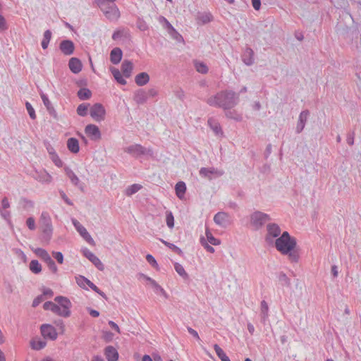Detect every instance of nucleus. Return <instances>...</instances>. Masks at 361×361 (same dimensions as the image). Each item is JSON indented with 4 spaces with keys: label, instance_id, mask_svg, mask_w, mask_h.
<instances>
[{
    "label": "nucleus",
    "instance_id": "nucleus-51",
    "mask_svg": "<svg viewBox=\"0 0 361 361\" xmlns=\"http://www.w3.org/2000/svg\"><path fill=\"white\" fill-rule=\"evenodd\" d=\"M49 158L53 161V163L55 164V166H56L57 167L60 168V167H61L63 166V161L59 158V157L57 154V153L49 156Z\"/></svg>",
    "mask_w": 361,
    "mask_h": 361
},
{
    "label": "nucleus",
    "instance_id": "nucleus-2",
    "mask_svg": "<svg viewBox=\"0 0 361 361\" xmlns=\"http://www.w3.org/2000/svg\"><path fill=\"white\" fill-rule=\"evenodd\" d=\"M238 101V97L235 92H217L208 98L207 102L210 106L229 109L234 107Z\"/></svg>",
    "mask_w": 361,
    "mask_h": 361
},
{
    "label": "nucleus",
    "instance_id": "nucleus-54",
    "mask_svg": "<svg viewBox=\"0 0 361 361\" xmlns=\"http://www.w3.org/2000/svg\"><path fill=\"white\" fill-rule=\"evenodd\" d=\"M26 224L28 228L31 231H33L36 228L35 221V219L32 216L28 217L26 221Z\"/></svg>",
    "mask_w": 361,
    "mask_h": 361
},
{
    "label": "nucleus",
    "instance_id": "nucleus-59",
    "mask_svg": "<svg viewBox=\"0 0 361 361\" xmlns=\"http://www.w3.org/2000/svg\"><path fill=\"white\" fill-rule=\"evenodd\" d=\"M8 29L5 18L0 14V32L5 31Z\"/></svg>",
    "mask_w": 361,
    "mask_h": 361
},
{
    "label": "nucleus",
    "instance_id": "nucleus-26",
    "mask_svg": "<svg viewBox=\"0 0 361 361\" xmlns=\"http://www.w3.org/2000/svg\"><path fill=\"white\" fill-rule=\"evenodd\" d=\"M41 97L42 99V102L44 103V105L46 106L49 114L53 116L54 118H56L57 114L56 110L54 109V106H52L51 102L49 101L48 97L44 94L43 92L41 94Z\"/></svg>",
    "mask_w": 361,
    "mask_h": 361
},
{
    "label": "nucleus",
    "instance_id": "nucleus-24",
    "mask_svg": "<svg viewBox=\"0 0 361 361\" xmlns=\"http://www.w3.org/2000/svg\"><path fill=\"white\" fill-rule=\"evenodd\" d=\"M68 66L73 73H78L81 71L82 65L78 58L73 57L69 60Z\"/></svg>",
    "mask_w": 361,
    "mask_h": 361
},
{
    "label": "nucleus",
    "instance_id": "nucleus-53",
    "mask_svg": "<svg viewBox=\"0 0 361 361\" xmlns=\"http://www.w3.org/2000/svg\"><path fill=\"white\" fill-rule=\"evenodd\" d=\"M52 256L57 261L59 264L63 263V255L61 252H52Z\"/></svg>",
    "mask_w": 361,
    "mask_h": 361
},
{
    "label": "nucleus",
    "instance_id": "nucleus-21",
    "mask_svg": "<svg viewBox=\"0 0 361 361\" xmlns=\"http://www.w3.org/2000/svg\"><path fill=\"white\" fill-rule=\"evenodd\" d=\"M104 355L108 361H118V353L117 350L111 345L105 348Z\"/></svg>",
    "mask_w": 361,
    "mask_h": 361
},
{
    "label": "nucleus",
    "instance_id": "nucleus-50",
    "mask_svg": "<svg viewBox=\"0 0 361 361\" xmlns=\"http://www.w3.org/2000/svg\"><path fill=\"white\" fill-rule=\"evenodd\" d=\"M25 106H26V109L27 111V113H28L30 118H32L33 120L35 119L36 118L35 111L34 108L32 107V106L31 105V104L28 102H26Z\"/></svg>",
    "mask_w": 361,
    "mask_h": 361
},
{
    "label": "nucleus",
    "instance_id": "nucleus-47",
    "mask_svg": "<svg viewBox=\"0 0 361 361\" xmlns=\"http://www.w3.org/2000/svg\"><path fill=\"white\" fill-rule=\"evenodd\" d=\"M269 306L265 300L261 302V314L264 319L268 317Z\"/></svg>",
    "mask_w": 361,
    "mask_h": 361
},
{
    "label": "nucleus",
    "instance_id": "nucleus-52",
    "mask_svg": "<svg viewBox=\"0 0 361 361\" xmlns=\"http://www.w3.org/2000/svg\"><path fill=\"white\" fill-rule=\"evenodd\" d=\"M56 304H55L54 302L51 301H47L44 303L43 308L45 310H50L54 313V309L56 308Z\"/></svg>",
    "mask_w": 361,
    "mask_h": 361
},
{
    "label": "nucleus",
    "instance_id": "nucleus-12",
    "mask_svg": "<svg viewBox=\"0 0 361 361\" xmlns=\"http://www.w3.org/2000/svg\"><path fill=\"white\" fill-rule=\"evenodd\" d=\"M41 334L44 338H49L55 341L57 338L58 334L56 329L51 324H44L40 327Z\"/></svg>",
    "mask_w": 361,
    "mask_h": 361
},
{
    "label": "nucleus",
    "instance_id": "nucleus-20",
    "mask_svg": "<svg viewBox=\"0 0 361 361\" xmlns=\"http://www.w3.org/2000/svg\"><path fill=\"white\" fill-rule=\"evenodd\" d=\"M75 279L77 284L82 288H87L86 286H87L94 291L98 290V287L96 285L83 276L79 275L75 277Z\"/></svg>",
    "mask_w": 361,
    "mask_h": 361
},
{
    "label": "nucleus",
    "instance_id": "nucleus-62",
    "mask_svg": "<svg viewBox=\"0 0 361 361\" xmlns=\"http://www.w3.org/2000/svg\"><path fill=\"white\" fill-rule=\"evenodd\" d=\"M44 300V297L42 295H38L35 298L32 302V307H36L38 306L42 301Z\"/></svg>",
    "mask_w": 361,
    "mask_h": 361
},
{
    "label": "nucleus",
    "instance_id": "nucleus-35",
    "mask_svg": "<svg viewBox=\"0 0 361 361\" xmlns=\"http://www.w3.org/2000/svg\"><path fill=\"white\" fill-rule=\"evenodd\" d=\"M214 349L217 356L221 361H231L229 357L226 355L225 352L222 350L221 348H220V346L219 345L214 344Z\"/></svg>",
    "mask_w": 361,
    "mask_h": 361
},
{
    "label": "nucleus",
    "instance_id": "nucleus-31",
    "mask_svg": "<svg viewBox=\"0 0 361 361\" xmlns=\"http://www.w3.org/2000/svg\"><path fill=\"white\" fill-rule=\"evenodd\" d=\"M176 194L179 199L184 197L186 191V185L183 181H179L176 184L175 186Z\"/></svg>",
    "mask_w": 361,
    "mask_h": 361
},
{
    "label": "nucleus",
    "instance_id": "nucleus-45",
    "mask_svg": "<svg viewBox=\"0 0 361 361\" xmlns=\"http://www.w3.org/2000/svg\"><path fill=\"white\" fill-rule=\"evenodd\" d=\"M47 264L49 269L53 273V274H57L58 272V267L54 262V261L51 259H49L47 261L45 262Z\"/></svg>",
    "mask_w": 361,
    "mask_h": 361
},
{
    "label": "nucleus",
    "instance_id": "nucleus-6",
    "mask_svg": "<svg viewBox=\"0 0 361 361\" xmlns=\"http://www.w3.org/2000/svg\"><path fill=\"white\" fill-rule=\"evenodd\" d=\"M124 152L135 158H139L142 156H153L152 148H146L140 144H133L124 149Z\"/></svg>",
    "mask_w": 361,
    "mask_h": 361
},
{
    "label": "nucleus",
    "instance_id": "nucleus-44",
    "mask_svg": "<svg viewBox=\"0 0 361 361\" xmlns=\"http://www.w3.org/2000/svg\"><path fill=\"white\" fill-rule=\"evenodd\" d=\"M142 186L139 184H133L126 189V194L128 196H130L141 189Z\"/></svg>",
    "mask_w": 361,
    "mask_h": 361
},
{
    "label": "nucleus",
    "instance_id": "nucleus-23",
    "mask_svg": "<svg viewBox=\"0 0 361 361\" xmlns=\"http://www.w3.org/2000/svg\"><path fill=\"white\" fill-rule=\"evenodd\" d=\"M242 60L247 66H251L254 63V51L250 48L247 47L242 55Z\"/></svg>",
    "mask_w": 361,
    "mask_h": 361
},
{
    "label": "nucleus",
    "instance_id": "nucleus-41",
    "mask_svg": "<svg viewBox=\"0 0 361 361\" xmlns=\"http://www.w3.org/2000/svg\"><path fill=\"white\" fill-rule=\"evenodd\" d=\"M195 67L196 71L200 73L205 74L208 72V68L203 62L195 61Z\"/></svg>",
    "mask_w": 361,
    "mask_h": 361
},
{
    "label": "nucleus",
    "instance_id": "nucleus-49",
    "mask_svg": "<svg viewBox=\"0 0 361 361\" xmlns=\"http://www.w3.org/2000/svg\"><path fill=\"white\" fill-rule=\"evenodd\" d=\"M77 113L80 116H85L87 114V105L85 104H80L77 108Z\"/></svg>",
    "mask_w": 361,
    "mask_h": 361
},
{
    "label": "nucleus",
    "instance_id": "nucleus-36",
    "mask_svg": "<svg viewBox=\"0 0 361 361\" xmlns=\"http://www.w3.org/2000/svg\"><path fill=\"white\" fill-rule=\"evenodd\" d=\"M47 345V342L44 340H33L30 342L31 348L35 350L43 349Z\"/></svg>",
    "mask_w": 361,
    "mask_h": 361
},
{
    "label": "nucleus",
    "instance_id": "nucleus-19",
    "mask_svg": "<svg viewBox=\"0 0 361 361\" xmlns=\"http://www.w3.org/2000/svg\"><path fill=\"white\" fill-rule=\"evenodd\" d=\"M85 132L87 136L92 140H99L101 138V133L99 128L94 124H89L85 127Z\"/></svg>",
    "mask_w": 361,
    "mask_h": 361
},
{
    "label": "nucleus",
    "instance_id": "nucleus-8",
    "mask_svg": "<svg viewBox=\"0 0 361 361\" xmlns=\"http://www.w3.org/2000/svg\"><path fill=\"white\" fill-rule=\"evenodd\" d=\"M267 233L265 240L268 243H273L275 238H278L281 235V230L279 226L274 223L267 224Z\"/></svg>",
    "mask_w": 361,
    "mask_h": 361
},
{
    "label": "nucleus",
    "instance_id": "nucleus-38",
    "mask_svg": "<svg viewBox=\"0 0 361 361\" xmlns=\"http://www.w3.org/2000/svg\"><path fill=\"white\" fill-rule=\"evenodd\" d=\"M51 38V32L49 30H46L44 32L43 39L42 41V47L43 49H46L48 47L49 43Z\"/></svg>",
    "mask_w": 361,
    "mask_h": 361
},
{
    "label": "nucleus",
    "instance_id": "nucleus-22",
    "mask_svg": "<svg viewBox=\"0 0 361 361\" xmlns=\"http://www.w3.org/2000/svg\"><path fill=\"white\" fill-rule=\"evenodd\" d=\"M208 126L217 136L223 135V130L220 123L214 118H209L207 121Z\"/></svg>",
    "mask_w": 361,
    "mask_h": 361
},
{
    "label": "nucleus",
    "instance_id": "nucleus-63",
    "mask_svg": "<svg viewBox=\"0 0 361 361\" xmlns=\"http://www.w3.org/2000/svg\"><path fill=\"white\" fill-rule=\"evenodd\" d=\"M60 195H61V198L64 200V202L67 204H68L70 206H72L73 204V202L67 197V195L63 190L60 191Z\"/></svg>",
    "mask_w": 361,
    "mask_h": 361
},
{
    "label": "nucleus",
    "instance_id": "nucleus-60",
    "mask_svg": "<svg viewBox=\"0 0 361 361\" xmlns=\"http://www.w3.org/2000/svg\"><path fill=\"white\" fill-rule=\"evenodd\" d=\"M10 207V202L6 197H4L1 200L0 209H8Z\"/></svg>",
    "mask_w": 361,
    "mask_h": 361
},
{
    "label": "nucleus",
    "instance_id": "nucleus-39",
    "mask_svg": "<svg viewBox=\"0 0 361 361\" xmlns=\"http://www.w3.org/2000/svg\"><path fill=\"white\" fill-rule=\"evenodd\" d=\"M174 269L176 271L183 279H188V274L185 271L184 267L179 263L175 262L174 263Z\"/></svg>",
    "mask_w": 361,
    "mask_h": 361
},
{
    "label": "nucleus",
    "instance_id": "nucleus-40",
    "mask_svg": "<svg viewBox=\"0 0 361 361\" xmlns=\"http://www.w3.org/2000/svg\"><path fill=\"white\" fill-rule=\"evenodd\" d=\"M278 279L281 286L287 287L290 286V280L285 273H279Z\"/></svg>",
    "mask_w": 361,
    "mask_h": 361
},
{
    "label": "nucleus",
    "instance_id": "nucleus-34",
    "mask_svg": "<svg viewBox=\"0 0 361 361\" xmlns=\"http://www.w3.org/2000/svg\"><path fill=\"white\" fill-rule=\"evenodd\" d=\"M111 72L115 80L121 85H126V80L123 78L120 71L116 68H111Z\"/></svg>",
    "mask_w": 361,
    "mask_h": 361
},
{
    "label": "nucleus",
    "instance_id": "nucleus-32",
    "mask_svg": "<svg viewBox=\"0 0 361 361\" xmlns=\"http://www.w3.org/2000/svg\"><path fill=\"white\" fill-rule=\"evenodd\" d=\"M30 270L35 274H38L42 271V265L36 259L30 261L29 264Z\"/></svg>",
    "mask_w": 361,
    "mask_h": 361
},
{
    "label": "nucleus",
    "instance_id": "nucleus-28",
    "mask_svg": "<svg viewBox=\"0 0 361 361\" xmlns=\"http://www.w3.org/2000/svg\"><path fill=\"white\" fill-rule=\"evenodd\" d=\"M149 81V75L145 72L138 73L135 78V82L138 86H143Z\"/></svg>",
    "mask_w": 361,
    "mask_h": 361
},
{
    "label": "nucleus",
    "instance_id": "nucleus-18",
    "mask_svg": "<svg viewBox=\"0 0 361 361\" xmlns=\"http://www.w3.org/2000/svg\"><path fill=\"white\" fill-rule=\"evenodd\" d=\"M309 116L310 111L308 110L301 111L295 129L297 133H300L303 130Z\"/></svg>",
    "mask_w": 361,
    "mask_h": 361
},
{
    "label": "nucleus",
    "instance_id": "nucleus-57",
    "mask_svg": "<svg viewBox=\"0 0 361 361\" xmlns=\"http://www.w3.org/2000/svg\"><path fill=\"white\" fill-rule=\"evenodd\" d=\"M146 260L153 267H157L158 266V264H157L155 258L152 255H149V254L147 255Z\"/></svg>",
    "mask_w": 361,
    "mask_h": 361
},
{
    "label": "nucleus",
    "instance_id": "nucleus-11",
    "mask_svg": "<svg viewBox=\"0 0 361 361\" xmlns=\"http://www.w3.org/2000/svg\"><path fill=\"white\" fill-rule=\"evenodd\" d=\"M105 109L104 106L99 103L94 104L90 109V116L96 121H101L104 119Z\"/></svg>",
    "mask_w": 361,
    "mask_h": 361
},
{
    "label": "nucleus",
    "instance_id": "nucleus-58",
    "mask_svg": "<svg viewBox=\"0 0 361 361\" xmlns=\"http://www.w3.org/2000/svg\"><path fill=\"white\" fill-rule=\"evenodd\" d=\"M1 216L4 219L7 221H10L11 219V212L8 209H0Z\"/></svg>",
    "mask_w": 361,
    "mask_h": 361
},
{
    "label": "nucleus",
    "instance_id": "nucleus-1",
    "mask_svg": "<svg viewBox=\"0 0 361 361\" xmlns=\"http://www.w3.org/2000/svg\"><path fill=\"white\" fill-rule=\"evenodd\" d=\"M274 243L276 249L281 255L288 256L291 263L299 262L300 252L297 247L296 239L290 236L288 231L283 232L281 236L275 239Z\"/></svg>",
    "mask_w": 361,
    "mask_h": 361
},
{
    "label": "nucleus",
    "instance_id": "nucleus-27",
    "mask_svg": "<svg viewBox=\"0 0 361 361\" xmlns=\"http://www.w3.org/2000/svg\"><path fill=\"white\" fill-rule=\"evenodd\" d=\"M67 147L71 152L73 154L78 153L80 150L79 142L78 139L75 137H71L68 139Z\"/></svg>",
    "mask_w": 361,
    "mask_h": 361
},
{
    "label": "nucleus",
    "instance_id": "nucleus-37",
    "mask_svg": "<svg viewBox=\"0 0 361 361\" xmlns=\"http://www.w3.org/2000/svg\"><path fill=\"white\" fill-rule=\"evenodd\" d=\"M147 92H137L134 96V100L137 104H141L147 101Z\"/></svg>",
    "mask_w": 361,
    "mask_h": 361
},
{
    "label": "nucleus",
    "instance_id": "nucleus-15",
    "mask_svg": "<svg viewBox=\"0 0 361 361\" xmlns=\"http://www.w3.org/2000/svg\"><path fill=\"white\" fill-rule=\"evenodd\" d=\"M59 49L64 55L71 56L74 53L75 44L70 39H64L60 42Z\"/></svg>",
    "mask_w": 361,
    "mask_h": 361
},
{
    "label": "nucleus",
    "instance_id": "nucleus-14",
    "mask_svg": "<svg viewBox=\"0 0 361 361\" xmlns=\"http://www.w3.org/2000/svg\"><path fill=\"white\" fill-rule=\"evenodd\" d=\"M64 171L67 177L70 179L71 183L77 186L81 191L84 190V184L80 180L77 175L69 167L66 166Z\"/></svg>",
    "mask_w": 361,
    "mask_h": 361
},
{
    "label": "nucleus",
    "instance_id": "nucleus-10",
    "mask_svg": "<svg viewBox=\"0 0 361 361\" xmlns=\"http://www.w3.org/2000/svg\"><path fill=\"white\" fill-rule=\"evenodd\" d=\"M72 223L80 233V235L91 245H94L95 243L87 229L76 219H72Z\"/></svg>",
    "mask_w": 361,
    "mask_h": 361
},
{
    "label": "nucleus",
    "instance_id": "nucleus-61",
    "mask_svg": "<svg viewBox=\"0 0 361 361\" xmlns=\"http://www.w3.org/2000/svg\"><path fill=\"white\" fill-rule=\"evenodd\" d=\"M187 330H188V333L190 335H192L194 338H195L198 341H201V339L199 336V334L196 330L193 329L192 328H191L190 326L187 327Z\"/></svg>",
    "mask_w": 361,
    "mask_h": 361
},
{
    "label": "nucleus",
    "instance_id": "nucleus-33",
    "mask_svg": "<svg viewBox=\"0 0 361 361\" xmlns=\"http://www.w3.org/2000/svg\"><path fill=\"white\" fill-rule=\"evenodd\" d=\"M205 235L207 237L206 240L207 241L208 243L212 245H219L221 244V240L214 237V235L208 228L206 229Z\"/></svg>",
    "mask_w": 361,
    "mask_h": 361
},
{
    "label": "nucleus",
    "instance_id": "nucleus-3",
    "mask_svg": "<svg viewBox=\"0 0 361 361\" xmlns=\"http://www.w3.org/2000/svg\"><path fill=\"white\" fill-rule=\"evenodd\" d=\"M116 0H94V3L103 12L106 18L113 21L120 17V11L116 5Z\"/></svg>",
    "mask_w": 361,
    "mask_h": 361
},
{
    "label": "nucleus",
    "instance_id": "nucleus-42",
    "mask_svg": "<svg viewBox=\"0 0 361 361\" xmlns=\"http://www.w3.org/2000/svg\"><path fill=\"white\" fill-rule=\"evenodd\" d=\"M226 116L230 119H233L235 121H241L242 116L238 114L235 111H228L226 112Z\"/></svg>",
    "mask_w": 361,
    "mask_h": 361
},
{
    "label": "nucleus",
    "instance_id": "nucleus-5",
    "mask_svg": "<svg viewBox=\"0 0 361 361\" xmlns=\"http://www.w3.org/2000/svg\"><path fill=\"white\" fill-rule=\"evenodd\" d=\"M54 300L58 304L56 305L54 313L62 317H69L71 314V308L72 307L70 300L64 296H56Z\"/></svg>",
    "mask_w": 361,
    "mask_h": 361
},
{
    "label": "nucleus",
    "instance_id": "nucleus-29",
    "mask_svg": "<svg viewBox=\"0 0 361 361\" xmlns=\"http://www.w3.org/2000/svg\"><path fill=\"white\" fill-rule=\"evenodd\" d=\"M133 68V63L128 60H124L121 65V71L123 73V75L126 78H129L130 76L131 72Z\"/></svg>",
    "mask_w": 361,
    "mask_h": 361
},
{
    "label": "nucleus",
    "instance_id": "nucleus-64",
    "mask_svg": "<svg viewBox=\"0 0 361 361\" xmlns=\"http://www.w3.org/2000/svg\"><path fill=\"white\" fill-rule=\"evenodd\" d=\"M150 283L157 290H159L163 295L166 296V294L165 290L154 280H153Z\"/></svg>",
    "mask_w": 361,
    "mask_h": 361
},
{
    "label": "nucleus",
    "instance_id": "nucleus-25",
    "mask_svg": "<svg viewBox=\"0 0 361 361\" xmlns=\"http://www.w3.org/2000/svg\"><path fill=\"white\" fill-rule=\"evenodd\" d=\"M122 56L123 52L120 48H114L110 53V61L113 64H118L121 61Z\"/></svg>",
    "mask_w": 361,
    "mask_h": 361
},
{
    "label": "nucleus",
    "instance_id": "nucleus-13",
    "mask_svg": "<svg viewBox=\"0 0 361 361\" xmlns=\"http://www.w3.org/2000/svg\"><path fill=\"white\" fill-rule=\"evenodd\" d=\"M82 252L99 271L104 269V265L102 261L89 249L83 248Z\"/></svg>",
    "mask_w": 361,
    "mask_h": 361
},
{
    "label": "nucleus",
    "instance_id": "nucleus-17",
    "mask_svg": "<svg viewBox=\"0 0 361 361\" xmlns=\"http://www.w3.org/2000/svg\"><path fill=\"white\" fill-rule=\"evenodd\" d=\"M33 178L42 183H50L52 181V176L44 169L35 171Z\"/></svg>",
    "mask_w": 361,
    "mask_h": 361
},
{
    "label": "nucleus",
    "instance_id": "nucleus-43",
    "mask_svg": "<svg viewBox=\"0 0 361 361\" xmlns=\"http://www.w3.org/2000/svg\"><path fill=\"white\" fill-rule=\"evenodd\" d=\"M160 241L164 244L166 246H167L168 247H169L171 250H172L173 252H175L176 253H177L178 255H182L183 254V252L181 250L180 248H179L178 246H176V245L173 244V243H169L163 239H160Z\"/></svg>",
    "mask_w": 361,
    "mask_h": 361
},
{
    "label": "nucleus",
    "instance_id": "nucleus-16",
    "mask_svg": "<svg viewBox=\"0 0 361 361\" xmlns=\"http://www.w3.org/2000/svg\"><path fill=\"white\" fill-rule=\"evenodd\" d=\"M214 223L223 228H226L230 224L229 216L227 213L219 212L214 216Z\"/></svg>",
    "mask_w": 361,
    "mask_h": 361
},
{
    "label": "nucleus",
    "instance_id": "nucleus-7",
    "mask_svg": "<svg viewBox=\"0 0 361 361\" xmlns=\"http://www.w3.org/2000/svg\"><path fill=\"white\" fill-rule=\"evenodd\" d=\"M250 224L255 230H259L271 220L269 214L260 211H255L250 214Z\"/></svg>",
    "mask_w": 361,
    "mask_h": 361
},
{
    "label": "nucleus",
    "instance_id": "nucleus-30",
    "mask_svg": "<svg viewBox=\"0 0 361 361\" xmlns=\"http://www.w3.org/2000/svg\"><path fill=\"white\" fill-rule=\"evenodd\" d=\"M31 250L38 257H39L44 262L51 258V256L49 255L48 252L43 248H40V247L33 248L32 247V248H31Z\"/></svg>",
    "mask_w": 361,
    "mask_h": 361
},
{
    "label": "nucleus",
    "instance_id": "nucleus-48",
    "mask_svg": "<svg viewBox=\"0 0 361 361\" xmlns=\"http://www.w3.org/2000/svg\"><path fill=\"white\" fill-rule=\"evenodd\" d=\"M200 243L207 252L210 253H214L215 252L214 248L207 243L204 238L202 237L200 238Z\"/></svg>",
    "mask_w": 361,
    "mask_h": 361
},
{
    "label": "nucleus",
    "instance_id": "nucleus-9",
    "mask_svg": "<svg viewBox=\"0 0 361 361\" xmlns=\"http://www.w3.org/2000/svg\"><path fill=\"white\" fill-rule=\"evenodd\" d=\"M199 173L201 177L207 178L209 180H212L214 178L220 177L224 173L223 170L215 169L214 167H202L200 169Z\"/></svg>",
    "mask_w": 361,
    "mask_h": 361
},
{
    "label": "nucleus",
    "instance_id": "nucleus-55",
    "mask_svg": "<svg viewBox=\"0 0 361 361\" xmlns=\"http://www.w3.org/2000/svg\"><path fill=\"white\" fill-rule=\"evenodd\" d=\"M78 96L81 100H86L91 97L92 92H78Z\"/></svg>",
    "mask_w": 361,
    "mask_h": 361
},
{
    "label": "nucleus",
    "instance_id": "nucleus-56",
    "mask_svg": "<svg viewBox=\"0 0 361 361\" xmlns=\"http://www.w3.org/2000/svg\"><path fill=\"white\" fill-rule=\"evenodd\" d=\"M161 19H164V21L166 23V27L168 29L169 32H173L174 34L179 35V33L174 29L173 25L164 17L162 16Z\"/></svg>",
    "mask_w": 361,
    "mask_h": 361
},
{
    "label": "nucleus",
    "instance_id": "nucleus-46",
    "mask_svg": "<svg viewBox=\"0 0 361 361\" xmlns=\"http://www.w3.org/2000/svg\"><path fill=\"white\" fill-rule=\"evenodd\" d=\"M166 225L169 228H172L174 226V217L171 212H167L166 215Z\"/></svg>",
    "mask_w": 361,
    "mask_h": 361
},
{
    "label": "nucleus",
    "instance_id": "nucleus-4",
    "mask_svg": "<svg viewBox=\"0 0 361 361\" xmlns=\"http://www.w3.org/2000/svg\"><path fill=\"white\" fill-rule=\"evenodd\" d=\"M41 225L42 236L41 240L43 243L48 245L53 235V226L51 219L47 212H42L39 218Z\"/></svg>",
    "mask_w": 361,
    "mask_h": 361
}]
</instances>
